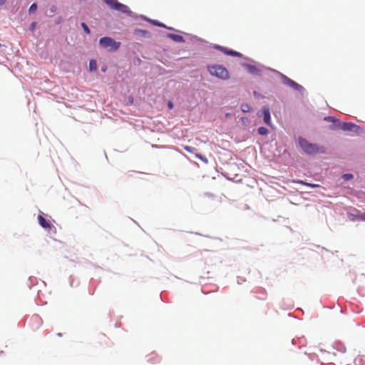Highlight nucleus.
Returning <instances> with one entry per match:
<instances>
[{
	"label": "nucleus",
	"mask_w": 365,
	"mask_h": 365,
	"mask_svg": "<svg viewBox=\"0 0 365 365\" xmlns=\"http://www.w3.org/2000/svg\"><path fill=\"white\" fill-rule=\"evenodd\" d=\"M298 142L302 149L309 155L325 153V149L323 146L309 143L307 139L302 137L298 138Z\"/></svg>",
	"instance_id": "nucleus-1"
},
{
	"label": "nucleus",
	"mask_w": 365,
	"mask_h": 365,
	"mask_svg": "<svg viewBox=\"0 0 365 365\" xmlns=\"http://www.w3.org/2000/svg\"><path fill=\"white\" fill-rule=\"evenodd\" d=\"M207 70L212 76L222 80H227L230 77L227 69L222 65L208 66Z\"/></svg>",
	"instance_id": "nucleus-2"
},
{
	"label": "nucleus",
	"mask_w": 365,
	"mask_h": 365,
	"mask_svg": "<svg viewBox=\"0 0 365 365\" xmlns=\"http://www.w3.org/2000/svg\"><path fill=\"white\" fill-rule=\"evenodd\" d=\"M99 44L104 48H109V51H114L119 48L120 42H117L112 38L106 36L100 38Z\"/></svg>",
	"instance_id": "nucleus-3"
},
{
	"label": "nucleus",
	"mask_w": 365,
	"mask_h": 365,
	"mask_svg": "<svg viewBox=\"0 0 365 365\" xmlns=\"http://www.w3.org/2000/svg\"><path fill=\"white\" fill-rule=\"evenodd\" d=\"M283 81L285 84L288 85L295 91H301L303 88V87L301 85L298 84L297 83H296L295 81L285 76H283Z\"/></svg>",
	"instance_id": "nucleus-4"
},
{
	"label": "nucleus",
	"mask_w": 365,
	"mask_h": 365,
	"mask_svg": "<svg viewBox=\"0 0 365 365\" xmlns=\"http://www.w3.org/2000/svg\"><path fill=\"white\" fill-rule=\"evenodd\" d=\"M262 115H263V120H264V122L268 125H271V116H270V112H269V108L268 107H263L262 108Z\"/></svg>",
	"instance_id": "nucleus-5"
},
{
	"label": "nucleus",
	"mask_w": 365,
	"mask_h": 365,
	"mask_svg": "<svg viewBox=\"0 0 365 365\" xmlns=\"http://www.w3.org/2000/svg\"><path fill=\"white\" fill-rule=\"evenodd\" d=\"M38 220L40 225L44 229L50 230L51 228L50 222H48L42 215L38 216Z\"/></svg>",
	"instance_id": "nucleus-6"
},
{
	"label": "nucleus",
	"mask_w": 365,
	"mask_h": 365,
	"mask_svg": "<svg viewBox=\"0 0 365 365\" xmlns=\"http://www.w3.org/2000/svg\"><path fill=\"white\" fill-rule=\"evenodd\" d=\"M115 10L119 11L122 13L127 14L130 12L128 6L126 5H124L120 2L118 1V3L115 4Z\"/></svg>",
	"instance_id": "nucleus-7"
},
{
	"label": "nucleus",
	"mask_w": 365,
	"mask_h": 365,
	"mask_svg": "<svg viewBox=\"0 0 365 365\" xmlns=\"http://www.w3.org/2000/svg\"><path fill=\"white\" fill-rule=\"evenodd\" d=\"M355 127L356 125L351 123H344L340 126L343 130H353Z\"/></svg>",
	"instance_id": "nucleus-8"
},
{
	"label": "nucleus",
	"mask_w": 365,
	"mask_h": 365,
	"mask_svg": "<svg viewBox=\"0 0 365 365\" xmlns=\"http://www.w3.org/2000/svg\"><path fill=\"white\" fill-rule=\"evenodd\" d=\"M168 36L176 42H183L184 41V38L180 35L174 34H168Z\"/></svg>",
	"instance_id": "nucleus-9"
},
{
	"label": "nucleus",
	"mask_w": 365,
	"mask_h": 365,
	"mask_svg": "<svg viewBox=\"0 0 365 365\" xmlns=\"http://www.w3.org/2000/svg\"><path fill=\"white\" fill-rule=\"evenodd\" d=\"M104 2L110 6L112 9H115V4L118 3L117 0H103Z\"/></svg>",
	"instance_id": "nucleus-10"
},
{
	"label": "nucleus",
	"mask_w": 365,
	"mask_h": 365,
	"mask_svg": "<svg viewBox=\"0 0 365 365\" xmlns=\"http://www.w3.org/2000/svg\"><path fill=\"white\" fill-rule=\"evenodd\" d=\"M241 110L244 113L250 112L251 110V106L247 103H243L241 105Z\"/></svg>",
	"instance_id": "nucleus-11"
},
{
	"label": "nucleus",
	"mask_w": 365,
	"mask_h": 365,
	"mask_svg": "<svg viewBox=\"0 0 365 365\" xmlns=\"http://www.w3.org/2000/svg\"><path fill=\"white\" fill-rule=\"evenodd\" d=\"M299 184H302V185H305L308 187H312V188H314V187H319V185H317V184H312V183H308V182H304L302 180H300L298 182Z\"/></svg>",
	"instance_id": "nucleus-12"
},
{
	"label": "nucleus",
	"mask_w": 365,
	"mask_h": 365,
	"mask_svg": "<svg viewBox=\"0 0 365 365\" xmlns=\"http://www.w3.org/2000/svg\"><path fill=\"white\" fill-rule=\"evenodd\" d=\"M89 68L91 71H96L97 69L96 62L94 60H91L89 62Z\"/></svg>",
	"instance_id": "nucleus-13"
},
{
	"label": "nucleus",
	"mask_w": 365,
	"mask_h": 365,
	"mask_svg": "<svg viewBox=\"0 0 365 365\" xmlns=\"http://www.w3.org/2000/svg\"><path fill=\"white\" fill-rule=\"evenodd\" d=\"M258 133L262 135H266L268 133V130L265 127H259L258 128Z\"/></svg>",
	"instance_id": "nucleus-14"
},
{
	"label": "nucleus",
	"mask_w": 365,
	"mask_h": 365,
	"mask_svg": "<svg viewBox=\"0 0 365 365\" xmlns=\"http://www.w3.org/2000/svg\"><path fill=\"white\" fill-rule=\"evenodd\" d=\"M247 68L251 73H257L258 72V69L254 66H248Z\"/></svg>",
	"instance_id": "nucleus-15"
},
{
	"label": "nucleus",
	"mask_w": 365,
	"mask_h": 365,
	"mask_svg": "<svg viewBox=\"0 0 365 365\" xmlns=\"http://www.w3.org/2000/svg\"><path fill=\"white\" fill-rule=\"evenodd\" d=\"M229 56L240 57L242 54L237 51L230 50L229 52Z\"/></svg>",
	"instance_id": "nucleus-16"
},
{
	"label": "nucleus",
	"mask_w": 365,
	"mask_h": 365,
	"mask_svg": "<svg viewBox=\"0 0 365 365\" xmlns=\"http://www.w3.org/2000/svg\"><path fill=\"white\" fill-rule=\"evenodd\" d=\"M217 48L220 51H222L224 53H225L227 55H229V52H230V50H229V49H227V48H226L225 47L220 46H217Z\"/></svg>",
	"instance_id": "nucleus-17"
},
{
	"label": "nucleus",
	"mask_w": 365,
	"mask_h": 365,
	"mask_svg": "<svg viewBox=\"0 0 365 365\" xmlns=\"http://www.w3.org/2000/svg\"><path fill=\"white\" fill-rule=\"evenodd\" d=\"M81 27L86 34H90V29L85 23H81Z\"/></svg>",
	"instance_id": "nucleus-18"
},
{
	"label": "nucleus",
	"mask_w": 365,
	"mask_h": 365,
	"mask_svg": "<svg viewBox=\"0 0 365 365\" xmlns=\"http://www.w3.org/2000/svg\"><path fill=\"white\" fill-rule=\"evenodd\" d=\"M37 9V4H33L31 5L30 8H29V12L30 13H33V12H35Z\"/></svg>",
	"instance_id": "nucleus-19"
},
{
	"label": "nucleus",
	"mask_w": 365,
	"mask_h": 365,
	"mask_svg": "<svg viewBox=\"0 0 365 365\" xmlns=\"http://www.w3.org/2000/svg\"><path fill=\"white\" fill-rule=\"evenodd\" d=\"M135 33L136 34H141L143 36H145V35H147L148 34V31H146L145 30H142V29H136L135 30Z\"/></svg>",
	"instance_id": "nucleus-20"
},
{
	"label": "nucleus",
	"mask_w": 365,
	"mask_h": 365,
	"mask_svg": "<svg viewBox=\"0 0 365 365\" xmlns=\"http://www.w3.org/2000/svg\"><path fill=\"white\" fill-rule=\"evenodd\" d=\"M324 120L334 123L335 122V118L332 116H326L324 118Z\"/></svg>",
	"instance_id": "nucleus-21"
},
{
	"label": "nucleus",
	"mask_w": 365,
	"mask_h": 365,
	"mask_svg": "<svg viewBox=\"0 0 365 365\" xmlns=\"http://www.w3.org/2000/svg\"><path fill=\"white\" fill-rule=\"evenodd\" d=\"M151 22L153 23V25H155V26H158L160 27H165V25L163 24L160 23L156 20H153V21H151Z\"/></svg>",
	"instance_id": "nucleus-22"
},
{
	"label": "nucleus",
	"mask_w": 365,
	"mask_h": 365,
	"mask_svg": "<svg viewBox=\"0 0 365 365\" xmlns=\"http://www.w3.org/2000/svg\"><path fill=\"white\" fill-rule=\"evenodd\" d=\"M343 178L346 180H350L353 178V175L351 174H344L343 175Z\"/></svg>",
	"instance_id": "nucleus-23"
},
{
	"label": "nucleus",
	"mask_w": 365,
	"mask_h": 365,
	"mask_svg": "<svg viewBox=\"0 0 365 365\" xmlns=\"http://www.w3.org/2000/svg\"><path fill=\"white\" fill-rule=\"evenodd\" d=\"M185 149L187 151L190 152V153H193V151H194V150H195V148H192V147H190V146H185Z\"/></svg>",
	"instance_id": "nucleus-24"
},
{
	"label": "nucleus",
	"mask_w": 365,
	"mask_h": 365,
	"mask_svg": "<svg viewBox=\"0 0 365 365\" xmlns=\"http://www.w3.org/2000/svg\"><path fill=\"white\" fill-rule=\"evenodd\" d=\"M36 26V22H33L31 25H30V29L31 30H34L35 29Z\"/></svg>",
	"instance_id": "nucleus-25"
},
{
	"label": "nucleus",
	"mask_w": 365,
	"mask_h": 365,
	"mask_svg": "<svg viewBox=\"0 0 365 365\" xmlns=\"http://www.w3.org/2000/svg\"><path fill=\"white\" fill-rule=\"evenodd\" d=\"M262 294H263L264 297H262V298H261V299H262V300H263V299H265L266 296H267V293H266V291H265L264 289H262Z\"/></svg>",
	"instance_id": "nucleus-26"
},
{
	"label": "nucleus",
	"mask_w": 365,
	"mask_h": 365,
	"mask_svg": "<svg viewBox=\"0 0 365 365\" xmlns=\"http://www.w3.org/2000/svg\"><path fill=\"white\" fill-rule=\"evenodd\" d=\"M359 219L361 220H364L365 221V212L364 213H362L359 215Z\"/></svg>",
	"instance_id": "nucleus-27"
},
{
	"label": "nucleus",
	"mask_w": 365,
	"mask_h": 365,
	"mask_svg": "<svg viewBox=\"0 0 365 365\" xmlns=\"http://www.w3.org/2000/svg\"><path fill=\"white\" fill-rule=\"evenodd\" d=\"M168 106L170 109H173V103L171 102V101H169L168 103Z\"/></svg>",
	"instance_id": "nucleus-28"
},
{
	"label": "nucleus",
	"mask_w": 365,
	"mask_h": 365,
	"mask_svg": "<svg viewBox=\"0 0 365 365\" xmlns=\"http://www.w3.org/2000/svg\"><path fill=\"white\" fill-rule=\"evenodd\" d=\"M6 0H0V5L2 6L6 3Z\"/></svg>",
	"instance_id": "nucleus-29"
},
{
	"label": "nucleus",
	"mask_w": 365,
	"mask_h": 365,
	"mask_svg": "<svg viewBox=\"0 0 365 365\" xmlns=\"http://www.w3.org/2000/svg\"><path fill=\"white\" fill-rule=\"evenodd\" d=\"M102 70L103 71H106V69L105 68H103Z\"/></svg>",
	"instance_id": "nucleus-30"
}]
</instances>
